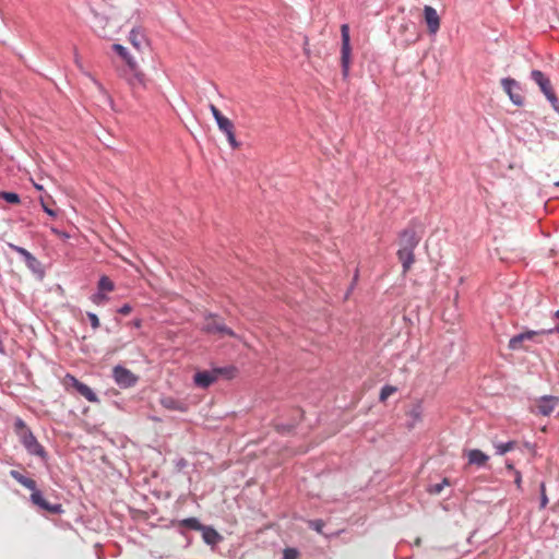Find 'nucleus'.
<instances>
[{"label": "nucleus", "mask_w": 559, "mask_h": 559, "mask_svg": "<svg viewBox=\"0 0 559 559\" xmlns=\"http://www.w3.org/2000/svg\"><path fill=\"white\" fill-rule=\"evenodd\" d=\"M12 478H14L19 484L24 486L25 488L32 490L31 500L32 502L39 507L40 509L48 511L52 514L60 513L62 511L61 504H51L49 503L41 495L39 490H37L36 481L32 478L25 477L19 471L12 469L10 472Z\"/></svg>", "instance_id": "nucleus-1"}, {"label": "nucleus", "mask_w": 559, "mask_h": 559, "mask_svg": "<svg viewBox=\"0 0 559 559\" xmlns=\"http://www.w3.org/2000/svg\"><path fill=\"white\" fill-rule=\"evenodd\" d=\"M15 429L21 442L29 454L40 457L45 456L44 448L38 443L32 431L27 429L21 419L15 423Z\"/></svg>", "instance_id": "nucleus-2"}, {"label": "nucleus", "mask_w": 559, "mask_h": 559, "mask_svg": "<svg viewBox=\"0 0 559 559\" xmlns=\"http://www.w3.org/2000/svg\"><path fill=\"white\" fill-rule=\"evenodd\" d=\"M119 75L127 81L132 90L147 87V78L136 61H130L129 69H121Z\"/></svg>", "instance_id": "nucleus-3"}, {"label": "nucleus", "mask_w": 559, "mask_h": 559, "mask_svg": "<svg viewBox=\"0 0 559 559\" xmlns=\"http://www.w3.org/2000/svg\"><path fill=\"white\" fill-rule=\"evenodd\" d=\"M234 369L215 368L212 370L198 371L193 377V382L198 388L206 389L212 385L219 376L231 377Z\"/></svg>", "instance_id": "nucleus-4"}, {"label": "nucleus", "mask_w": 559, "mask_h": 559, "mask_svg": "<svg viewBox=\"0 0 559 559\" xmlns=\"http://www.w3.org/2000/svg\"><path fill=\"white\" fill-rule=\"evenodd\" d=\"M202 330L209 334H217L219 336L228 335L235 338L240 340L239 335H237L233 330L227 328L223 321L214 314H209L205 317Z\"/></svg>", "instance_id": "nucleus-5"}, {"label": "nucleus", "mask_w": 559, "mask_h": 559, "mask_svg": "<svg viewBox=\"0 0 559 559\" xmlns=\"http://www.w3.org/2000/svg\"><path fill=\"white\" fill-rule=\"evenodd\" d=\"M341 37H342V47H341V64L343 75L346 78L349 73L350 66V35H349V26L348 24L341 25Z\"/></svg>", "instance_id": "nucleus-6"}, {"label": "nucleus", "mask_w": 559, "mask_h": 559, "mask_svg": "<svg viewBox=\"0 0 559 559\" xmlns=\"http://www.w3.org/2000/svg\"><path fill=\"white\" fill-rule=\"evenodd\" d=\"M533 81L539 86L540 91L551 103L555 109H558V98L552 90L550 80L539 70H533L531 73Z\"/></svg>", "instance_id": "nucleus-7"}, {"label": "nucleus", "mask_w": 559, "mask_h": 559, "mask_svg": "<svg viewBox=\"0 0 559 559\" xmlns=\"http://www.w3.org/2000/svg\"><path fill=\"white\" fill-rule=\"evenodd\" d=\"M63 385L66 386L67 390H69L70 388L75 389L78 393L84 396L88 402L95 403L98 401L97 395L88 385L80 382L75 377L71 374H67L64 377Z\"/></svg>", "instance_id": "nucleus-8"}, {"label": "nucleus", "mask_w": 559, "mask_h": 559, "mask_svg": "<svg viewBox=\"0 0 559 559\" xmlns=\"http://www.w3.org/2000/svg\"><path fill=\"white\" fill-rule=\"evenodd\" d=\"M112 376L116 383L121 388H131L138 382V377L132 371L121 366L114 368Z\"/></svg>", "instance_id": "nucleus-9"}, {"label": "nucleus", "mask_w": 559, "mask_h": 559, "mask_svg": "<svg viewBox=\"0 0 559 559\" xmlns=\"http://www.w3.org/2000/svg\"><path fill=\"white\" fill-rule=\"evenodd\" d=\"M501 85L503 87V91L508 94V96L510 97L511 102L514 105H518V106L523 105L524 98L520 93V86L515 80L510 79V78L502 79Z\"/></svg>", "instance_id": "nucleus-10"}, {"label": "nucleus", "mask_w": 559, "mask_h": 559, "mask_svg": "<svg viewBox=\"0 0 559 559\" xmlns=\"http://www.w3.org/2000/svg\"><path fill=\"white\" fill-rule=\"evenodd\" d=\"M424 14L429 33L436 34L440 28V17L437 11L432 7L426 5L424 9Z\"/></svg>", "instance_id": "nucleus-11"}, {"label": "nucleus", "mask_w": 559, "mask_h": 559, "mask_svg": "<svg viewBox=\"0 0 559 559\" xmlns=\"http://www.w3.org/2000/svg\"><path fill=\"white\" fill-rule=\"evenodd\" d=\"M160 405L174 412H181L185 413L188 411V405L174 396L170 395H164L159 400Z\"/></svg>", "instance_id": "nucleus-12"}, {"label": "nucleus", "mask_w": 559, "mask_h": 559, "mask_svg": "<svg viewBox=\"0 0 559 559\" xmlns=\"http://www.w3.org/2000/svg\"><path fill=\"white\" fill-rule=\"evenodd\" d=\"M558 401H559L558 397H555V396L542 397L536 404L537 413L542 414L544 416L550 415L555 411V408L558 404Z\"/></svg>", "instance_id": "nucleus-13"}, {"label": "nucleus", "mask_w": 559, "mask_h": 559, "mask_svg": "<svg viewBox=\"0 0 559 559\" xmlns=\"http://www.w3.org/2000/svg\"><path fill=\"white\" fill-rule=\"evenodd\" d=\"M419 238L414 229H405L400 236V247L403 249L415 250Z\"/></svg>", "instance_id": "nucleus-14"}, {"label": "nucleus", "mask_w": 559, "mask_h": 559, "mask_svg": "<svg viewBox=\"0 0 559 559\" xmlns=\"http://www.w3.org/2000/svg\"><path fill=\"white\" fill-rule=\"evenodd\" d=\"M9 247L12 250H14L15 252L20 253L24 258V261L29 270H32L34 272L38 270V267L40 266V263L31 252H28L26 249H24L22 247L15 246L13 243H9Z\"/></svg>", "instance_id": "nucleus-15"}, {"label": "nucleus", "mask_w": 559, "mask_h": 559, "mask_svg": "<svg viewBox=\"0 0 559 559\" xmlns=\"http://www.w3.org/2000/svg\"><path fill=\"white\" fill-rule=\"evenodd\" d=\"M397 258L402 263L403 274H406L415 262L414 250L400 248L397 251Z\"/></svg>", "instance_id": "nucleus-16"}, {"label": "nucleus", "mask_w": 559, "mask_h": 559, "mask_svg": "<svg viewBox=\"0 0 559 559\" xmlns=\"http://www.w3.org/2000/svg\"><path fill=\"white\" fill-rule=\"evenodd\" d=\"M129 41L139 51H142L147 45L146 37L140 28H133L129 35Z\"/></svg>", "instance_id": "nucleus-17"}, {"label": "nucleus", "mask_w": 559, "mask_h": 559, "mask_svg": "<svg viewBox=\"0 0 559 559\" xmlns=\"http://www.w3.org/2000/svg\"><path fill=\"white\" fill-rule=\"evenodd\" d=\"M108 25V19L102 15H97L95 23H94V29L95 32L104 38H111L114 35V32L110 29H107Z\"/></svg>", "instance_id": "nucleus-18"}, {"label": "nucleus", "mask_w": 559, "mask_h": 559, "mask_svg": "<svg viewBox=\"0 0 559 559\" xmlns=\"http://www.w3.org/2000/svg\"><path fill=\"white\" fill-rule=\"evenodd\" d=\"M467 459L471 465L484 466L488 462L489 456L480 450L474 449L467 452Z\"/></svg>", "instance_id": "nucleus-19"}, {"label": "nucleus", "mask_w": 559, "mask_h": 559, "mask_svg": "<svg viewBox=\"0 0 559 559\" xmlns=\"http://www.w3.org/2000/svg\"><path fill=\"white\" fill-rule=\"evenodd\" d=\"M112 49L126 61L127 68L129 69V62L135 61L134 58L128 52L127 48L120 44H114Z\"/></svg>", "instance_id": "nucleus-20"}, {"label": "nucleus", "mask_w": 559, "mask_h": 559, "mask_svg": "<svg viewBox=\"0 0 559 559\" xmlns=\"http://www.w3.org/2000/svg\"><path fill=\"white\" fill-rule=\"evenodd\" d=\"M217 126H218V129L227 134V133H230L235 130L234 128V123L231 122V120H229L227 117H222L221 119H218L216 121Z\"/></svg>", "instance_id": "nucleus-21"}, {"label": "nucleus", "mask_w": 559, "mask_h": 559, "mask_svg": "<svg viewBox=\"0 0 559 559\" xmlns=\"http://www.w3.org/2000/svg\"><path fill=\"white\" fill-rule=\"evenodd\" d=\"M115 289L114 282L108 276H102L98 281V290L105 293V292H112Z\"/></svg>", "instance_id": "nucleus-22"}, {"label": "nucleus", "mask_w": 559, "mask_h": 559, "mask_svg": "<svg viewBox=\"0 0 559 559\" xmlns=\"http://www.w3.org/2000/svg\"><path fill=\"white\" fill-rule=\"evenodd\" d=\"M515 447H516V442L515 441H509V442H506V443H495V448H496V451H497L498 455H503L507 452L514 450Z\"/></svg>", "instance_id": "nucleus-23"}, {"label": "nucleus", "mask_w": 559, "mask_h": 559, "mask_svg": "<svg viewBox=\"0 0 559 559\" xmlns=\"http://www.w3.org/2000/svg\"><path fill=\"white\" fill-rule=\"evenodd\" d=\"M219 535L213 528H205L203 531V539L206 544L214 545L218 542Z\"/></svg>", "instance_id": "nucleus-24"}, {"label": "nucleus", "mask_w": 559, "mask_h": 559, "mask_svg": "<svg viewBox=\"0 0 559 559\" xmlns=\"http://www.w3.org/2000/svg\"><path fill=\"white\" fill-rule=\"evenodd\" d=\"M180 525L190 530L200 531L202 530V525L195 518H188L180 522Z\"/></svg>", "instance_id": "nucleus-25"}, {"label": "nucleus", "mask_w": 559, "mask_h": 559, "mask_svg": "<svg viewBox=\"0 0 559 559\" xmlns=\"http://www.w3.org/2000/svg\"><path fill=\"white\" fill-rule=\"evenodd\" d=\"M397 391L396 386L393 385H384L379 395V400L381 402H385L391 395H393Z\"/></svg>", "instance_id": "nucleus-26"}, {"label": "nucleus", "mask_w": 559, "mask_h": 559, "mask_svg": "<svg viewBox=\"0 0 559 559\" xmlns=\"http://www.w3.org/2000/svg\"><path fill=\"white\" fill-rule=\"evenodd\" d=\"M423 408L418 403L416 404L409 412L408 416L413 419L414 423H418L421 420Z\"/></svg>", "instance_id": "nucleus-27"}, {"label": "nucleus", "mask_w": 559, "mask_h": 559, "mask_svg": "<svg viewBox=\"0 0 559 559\" xmlns=\"http://www.w3.org/2000/svg\"><path fill=\"white\" fill-rule=\"evenodd\" d=\"M445 486H450V481L448 478H443V480L439 484L431 485L428 491L432 495H439Z\"/></svg>", "instance_id": "nucleus-28"}, {"label": "nucleus", "mask_w": 559, "mask_h": 559, "mask_svg": "<svg viewBox=\"0 0 559 559\" xmlns=\"http://www.w3.org/2000/svg\"><path fill=\"white\" fill-rule=\"evenodd\" d=\"M91 300L93 304L99 306L105 304L108 300V297L105 293L98 290L96 294L91 296Z\"/></svg>", "instance_id": "nucleus-29"}, {"label": "nucleus", "mask_w": 559, "mask_h": 559, "mask_svg": "<svg viewBox=\"0 0 559 559\" xmlns=\"http://www.w3.org/2000/svg\"><path fill=\"white\" fill-rule=\"evenodd\" d=\"M0 194H1V198L4 199L9 203H12V204L20 203V197H19V194H16L14 192H1Z\"/></svg>", "instance_id": "nucleus-30"}, {"label": "nucleus", "mask_w": 559, "mask_h": 559, "mask_svg": "<svg viewBox=\"0 0 559 559\" xmlns=\"http://www.w3.org/2000/svg\"><path fill=\"white\" fill-rule=\"evenodd\" d=\"M548 504V497L546 495V485L545 483L540 484V509L546 508Z\"/></svg>", "instance_id": "nucleus-31"}, {"label": "nucleus", "mask_w": 559, "mask_h": 559, "mask_svg": "<svg viewBox=\"0 0 559 559\" xmlns=\"http://www.w3.org/2000/svg\"><path fill=\"white\" fill-rule=\"evenodd\" d=\"M226 136H227L229 145L234 150H237V148L240 147V143L236 140V136H235V130L233 132H230V133H227Z\"/></svg>", "instance_id": "nucleus-32"}, {"label": "nucleus", "mask_w": 559, "mask_h": 559, "mask_svg": "<svg viewBox=\"0 0 559 559\" xmlns=\"http://www.w3.org/2000/svg\"><path fill=\"white\" fill-rule=\"evenodd\" d=\"M87 318L91 322V325L94 330L98 329L100 323L98 317L93 312H87Z\"/></svg>", "instance_id": "nucleus-33"}, {"label": "nucleus", "mask_w": 559, "mask_h": 559, "mask_svg": "<svg viewBox=\"0 0 559 559\" xmlns=\"http://www.w3.org/2000/svg\"><path fill=\"white\" fill-rule=\"evenodd\" d=\"M309 526L317 531L318 533H322V528L324 526V522L322 520H314L309 522Z\"/></svg>", "instance_id": "nucleus-34"}, {"label": "nucleus", "mask_w": 559, "mask_h": 559, "mask_svg": "<svg viewBox=\"0 0 559 559\" xmlns=\"http://www.w3.org/2000/svg\"><path fill=\"white\" fill-rule=\"evenodd\" d=\"M298 551L294 548H287L284 550L283 559H297Z\"/></svg>", "instance_id": "nucleus-35"}, {"label": "nucleus", "mask_w": 559, "mask_h": 559, "mask_svg": "<svg viewBox=\"0 0 559 559\" xmlns=\"http://www.w3.org/2000/svg\"><path fill=\"white\" fill-rule=\"evenodd\" d=\"M210 110H211V112H212V115H213V117L215 118L216 121L218 119H221L222 117H224L222 115V112L218 110V108L215 105H213V104L210 105Z\"/></svg>", "instance_id": "nucleus-36"}, {"label": "nucleus", "mask_w": 559, "mask_h": 559, "mask_svg": "<svg viewBox=\"0 0 559 559\" xmlns=\"http://www.w3.org/2000/svg\"><path fill=\"white\" fill-rule=\"evenodd\" d=\"M40 203H41V206L44 209V211L51 217H55L57 215V213L50 209L46 203L45 201L43 200V198L40 199Z\"/></svg>", "instance_id": "nucleus-37"}, {"label": "nucleus", "mask_w": 559, "mask_h": 559, "mask_svg": "<svg viewBox=\"0 0 559 559\" xmlns=\"http://www.w3.org/2000/svg\"><path fill=\"white\" fill-rule=\"evenodd\" d=\"M514 484L519 489L522 488V475L520 471H514Z\"/></svg>", "instance_id": "nucleus-38"}, {"label": "nucleus", "mask_w": 559, "mask_h": 559, "mask_svg": "<svg viewBox=\"0 0 559 559\" xmlns=\"http://www.w3.org/2000/svg\"><path fill=\"white\" fill-rule=\"evenodd\" d=\"M132 311V308L130 305L126 304L121 308H119L118 312L122 316H128Z\"/></svg>", "instance_id": "nucleus-39"}, {"label": "nucleus", "mask_w": 559, "mask_h": 559, "mask_svg": "<svg viewBox=\"0 0 559 559\" xmlns=\"http://www.w3.org/2000/svg\"><path fill=\"white\" fill-rule=\"evenodd\" d=\"M52 233H55L56 235H58L59 237H62V238H68L69 237L68 234L62 233V231H60L58 229H55V228H52Z\"/></svg>", "instance_id": "nucleus-40"}, {"label": "nucleus", "mask_w": 559, "mask_h": 559, "mask_svg": "<svg viewBox=\"0 0 559 559\" xmlns=\"http://www.w3.org/2000/svg\"><path fill=\"white\" fill-rule=\"evenodd\" d=\"M74 61H75V64H76L79 68H82L81 60H80L79 55H78V52H76V51H75V53H74Z\"/></svg>", "instance_id": "nucleus-41"}, {"label": "nucleus", "mask_w": 559, "mask_h": 559, "mask_svg": "<svg viewBox=\"0 0 559 559\" xmlns=\"http://www.w3.org/2000/svg\"><path fill=\"white\" fill-rule=\"evenodd\" d=\"M506 467H507V469H509V471H511V472H513V473H514V471H516V469L514 468V465H513L512 463H507V464H506Z\"/></svg>", "instance_id": "nucleus-42"}, {"label": "nucleus", "mask_w": 559, "mask_h": 559, "mask_svg": "<svg viewBox=\"0 0 559 559\" xmlns=\"http://www.w3.org/2000/svg\"><path fill=\"white\" fill-rule=\"evenodd\" d=\"M133 325H134L135 328H140V326H141V320H139V319H138V320H135V321L133 322Z\"/></svg>", "instance_id": "nucleus-43"}, {"label": "nucleus", "mask_w": 559, "mask_h": 559, "mask_svg": "<svg viewBox=\"0 0 559 559\" xmlns=\"http://www.w3.org/2000/svg\"><path fill=\"white\" fill-rule=\"evenodd\" d=\"M35 187H36L37 190H41L43 189V187L39 186V185H35Z\"/></svg>", "instance_id": "nucleus-44"}, {"label": "nucleus", "mask_w": 559, "mask_h": 559, "mask_svg": "<svg viewBox=\"0 0 559 559\" xmlns=\"http://www.w3.org/2000/svg\"><path fill=\"white\" fill-rule=\"evenodd\" d=\"M556 186H558V187H559V181L556 183Z\"/></svg>", "instance_id": "nucleus-45"}]
</instances>
